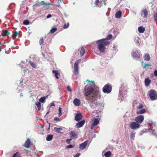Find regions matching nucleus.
Segmentation results:
<instances>
[{
  "label": "nucleus",
  "mask_w": 157,
  "mask_h": 157,
  "mask_svg": "<svg viewBox=\"0 0 157 157\" xmlns=\"http://www.w3.org/2000/svg\"><path fill=\"white\" fill-rule=\"evenodd\" d=\"M86 82L89 83L86 85L83 89V93L86 96V99L91 102L92 104L95 103V101L98 98V94L95 92L94 88L95 87L94 81H90L87 80Z\"/></svg>",
  "instance_id": "f257e3e1"
},
{
  "label": "nucleus",
  "mask_w": 157,
  "mask_h": 157,
  "mask_svg": "<svg viewBox=\"0 0 157 157\" xmlns=\"http://www.w3.org/2000/svg\"><path fill=\"white\" fill-rule=\"evenodd\" d=\"M96 43L98 44V48L100 52H103L105 50V46L109 44V42L105 39H103L97 41Z\"/></svg>",
  "instance_id": "f03ea898"
},
{
  "label": "nucleus",
  "mask_w": 157,
  "mask_h": 157,
  "mask_svg": "<svg viewBox=\"0 0 157 157\" xmlns=\"http://www.w3.org/2000/svg\"><path fill=\"white\" fill-rule=\"evenodd\" d=\"M148 95L150 100L155 101L157 99V92L154 90H151L148 92Z\"/></svg>",
  "instance_id": "7ed1b4c3"
},
{
  "label": "nucleus",
  "mask_w": 157,
  "mask_h": 157,
  "mask_svg": "<svg viewBox=\"0 0 157 157\" xmlns=\"http://www.w3.org/2000/svg\"><path fill=\"white\" fill-rule=\"evenodd\" d=\"M102 90L105 93L109 94L112 90V86L111 85L109 84L105 85L103 88Z\"/></svg>",
  "instance_id": "20e7f679"
},
{
  "label": "nucleus",
  "mask_w": 157,
  "mask_h": 157,
  "mask_svg": "<svg viewBox=\"0 0 157 157\" xmlns=\"http://www.w3.org/2000/svg\"><path fill=\"white\" fill-rule=\"evenodd\" d=\"M132 56L133 58L136 60L139 59L140 57V51L139 50L133 51L132 53Z\"/></svg>",
  "instance_id": "39448f33"
},
{
  "label": "nucleus",
  "mask_w": 157,
  "mask_h": 157,
  "mask_svg": "<svg viewBox=\"0 0 157 157\" xmlns=\"http://www.w3.org/2000/svg\"><path fill=\"white\" fill-rule=\"evenodd\" d=\"M129 126L132 129L135 130L139 128H140V125L136 122H132L130 123Z\"/></svg>",
  "instance_id": "423d86ee"
},
{
  "label": "nucleus",
  "mask_w": 157,
  "mask_h": 157,
  "mask_svg": "<svg viewBox=\"0 0 157 157\" xmlns=\"http://www.w3.org/2000/svg\"><path fill=\"white\" fill-rule=\"evenodd\" d=\"M144 119V116L143 115H140L136 117L135 119V121L138 124L141 123L143 121Z\"/></svg>",
  "instance_id": "0eeeda50"
},
{
  "label": "nucleus",
  "mask_w": 157,
  "mask_h": 157,
  "mask_svg": "<svg viewBox=\"0 0 157 157\" xmlns=\"http://www.w3.org/2000/svg\"><path fill=\"white\" fill-rule=\"evenodd\" d=\"M78 60H76L74 65V74L77 75L78 74Z\"/></svg>",
  "instance_id": "6e6552de"
},
{
  "label": "nucleus",
  "mask_w": 157,
  "mask_h": 157,
  "mask_svg": "<svg viewBox=\"0 0 157 157\" xmlns=\"http://www.w3.org/2000/svg\"><path fill=\"white\" fill-rule=\"evenodd\" d=\"M100 119V118L98 117V118H95L94 119L93 123L90 127V128L91 129H93L98 124Z\"/></svg>",
  "instance_id": "1a4fd4ad"
},
{
  "label": "nucleus",
  "mask_w": 157,
  "mask_h": 157,
  "mask_svg": "<svg viewBox=\"0 0 157 157\" xmlns=\"http://www.w3.org/2000/svg\"><path fill=\"white\" fill-rule=\"evenodd\" d=\"M88 142V141L86 140L82 143L81 144L79 145L80 149L81 150L84 149L87 145Z\"/></svg>",
  "instance_id": "9d476101"
},
{
  "label": "nucleus",
  "mask_w": 157,
  "mask_h": 157,
  "mask_svg": "<svg viewBox=\"0 0 157 157\" xmlns=\"http://www.w3.org/2000/svg\"><path fill=\"white\" fill-rule=\"evenodd\" d=\"M147 14L148 12L146 9H143L142 10V12L141 14V15L142 17H143L144 18H145L147 17Z\"/></svg>",
  "instance_id": "9b49d317"
},
{
  "label": "nucleus",
  "mask_w": 157,
  "mask_h": 157,
  "mask_svg": "<svg viewBox=\"0 0 157 157\" xmlns=\"http://www.w3.org/2000/svg\"><path fill=\"white\" fill-rule=\"evenodd\" d=\"M145 109L143 108L140 109H137L136 111V113L137 114H143L145 113Z\"/></svg>",
  "instance_id": "f8f14e48"
},
{
  "label": "nucleus",
  "mask_w": 157,
  "mask_h": 157,
  "mask_svg": "<svg viewBox=\"0 0 157 157\" xmlns=\"http://www.w3.org/2000/svg\"><path fill=\"white\" fill-rule=\"evenodd\" d=\"M10 34V33L6 30H3L1 36H8Z\"/></svg>",
  "instance_id": "ddd939ff"
},
{
  "label": "nucleus",
  "mask_w": 157,
  "mask_h": 157,
  "mask_svg": "<svg viewBox=\"0 0 157 157\" xmlns=\"http://www.w3.org/2000/svg\"><path fill=\"white\" fill-rule=\"evenodd\" d=\"M31 142L30 140L28 139L26 140L25 144V146L27 148H29L30 147V145L31 144Z\"/></svg>",
  "instance_id": "4468645a"
},
{
  "label": "nucleus",
  "mask_w": 157,
  "mask_h": 157,
  "mask_svg": "<svg viewBox=\"0 0 157 157\" xmlns=\"http://www.w3.org/2000/svg\"><path fill=\"white\" fill-rule=\"evenodd\" d=\"M134 41L137 45H140L141 41L139 37L137 36H135L134 38Z\"/></svg>",
  "instance_id": "2eb2a0df"
},
{
  "label": "nucleus",
  "mask_w": 157,
  "mask_h": 157,
  "mask_svg": "<svg viewBox=\"0 0 157 157\" xmlns=\"http://www.w3.org/2000/svg\"><path fill=\"white\" fill-rule=\"evenodd\" d=\"M151 80L149 78H146L145 80V84L146 87H148L150 85L151 82Z\"/></svg>",
  "instance_id": "dca6fc26"
},
{
  "label": "nucleus",
  "mask_w": 157,
  "mask_h": 157,
  "mask_svg": "<svg viewBox=\"0 0 157 157\" xmlns=\"http://www.w3.org/2000/svg\"><path fill=\"white\" fill-rule=\"evenodd\" d=\"M71 136L73 138H77V133H76L74 131H71L70 133Z\"/></svg>",
  "instance_id": "f3484780"
},
{
  "label": "nucleus",
  "mask_w": 157,
  "mask_h": 157,
  "mask_svg": "<svg viewBox=\"0 0 157 157\" xmlns=\"http://www.w3.org/2000/svg\"><path fill=\"white\" fill-rule=\"evenodd\" d=\"M120 95L122 98H124V97H126V95L127 93V92L126 91H122L121 90H120L119 91Z\"/></svg>",
  "instance_id": "a211bd4d"
},
{
  "label": "nucleus",
  "mask_w": 157,
  "mask_h": 157,
  "mask_svg": "<svg viewBox=\"0 0 157 157\" xmlns=\"http://www.w3.org/2000/svg\"><path fill=\"white\" fill-rule=\"evenodd\" d=\"M122 12L120 11H118L115 13V17L116 18H119L121 16Z\"/></svg>",
  "instance_id": "6ab92c4d"
},
{
  "label": "nucleus",
  "mask_w": 157,
  "mask_h": 157,
  "mask_svg": "<svg viewBox=\"0 0 157 157\" xmlns=\"http://www.w3.org/2000/svg\"><path fill=\"white\" fill-rule=\"evenodd\" d=\"M138 31L140 33H144L145 31V28L142 26H140L138 27Z\"/></svg>",
  "instance_id": "aec40b11"
},
{
  "label": "nucleus",
  "mask_w": 157,
  "mask_h": 157,
  "mask_svg": "<svg viewBox=\"0 0 157 157\" xmlns=\"http://www.w3.org/2000/svg\"><path fill=\"white\" fill-rule=\"evenodd\" d=\"M85 52V49L83 46L81 47L80 51V55L81 56H82L84 54Z\"/></svg>",
  "instance_id": "412c9836"
},
{
  "label": "nucleus",
  "mask_w": 157,
  "mask_h": 157,
  "mask_svg": "<svg viewBox=\"0 0 157 157\" xmlns=\"http://www.w3.org/2000/svg\"><path fill=\"white\" fill-rule=\"evenodd\" d=\"M144 60L148 61L150 60V57L149 54H146L144 56Z\"/></svg>",
  "instance_id": "4be33fe9"
},
{
  "label": "nucleus",
  "mask_w": 157,
  "mask_h": 157,
  "mask_svg": "<svg viewBox=\"0 0 157 157\" xmlns=\"http://www.w3.org/2000/svg\"><path fill=\"white\" fill-rule=\"evenodd\" d=\"M136 132H132L130 134V138L131 140H134L135 137Z\"/></svg>",
  "instance_id": "5701e85b"
},
{
  "label": "nucleus",
  "mask_w": 157,
  "mask_h": 157,
  "mask_svg": "<svg viewBox=\"0 0 157 157\" xmlns=\"http://www.w3.org/2000/svg\"><path fill=\"white\" fill-rule=\"evenodd\" d=\"M53 135L50 134L48 135L46 137V140L48 141H50L53 138Z\"/></svg>",
  "instance_id": "b1692460"
},
{
  "label": "nucleus",
  "mask_w": 157,
  "mask_h": 157,
  "mask_svg": "<svg viewBox=\"0 0 157 157\" xmlns=\"http://www.w3.org/2000/svg\"><path fill=\"white\" fill-rule=\"evenodd\" d=\"M85 123V121L84 120L81 121H79V128H81L82 127Z\"/></svg>",
  "instance_id": "393cba45"
},
{
  "label": "nucleus",
  "mask_w": 157,
  "mask_h": 157,
  "mask_svg": "<svg viewBox=\"0 0 157 157\" xmlns=\"http://www.w3.org/2000/svg\"><path fill=\"white\" fill-rule=\"evenodd\" d=\"M73 103L76 106H78V99L75 98L74 100Z\"/></svg>",
  "instance_id": "a878e982"
},
{
  "label": "nucleus",
  "mask_w": 157,
  "mask_h": 157,
  "mask_svg": "<svg viewBox=\"0 0 157 157\" xmlns=\"http://www.w3.org/2000/svg\"><path fill=\"white\" fill-rule=\"evenodd\" d=\"M54 129L55 130L56 132L59 133H61L60 131L62 130V129L61 128L55 127L54 128Z\"/></svg>",
  "instance_id": "bb28decb"
},
{
  "label": "nucleus",
  "mask_w": 157,
  "mask_h": 157,
  "mask_svg": "<svg viewBox=\"0 0 157 157\" xmlns=\"http://www.w3.org/2000/svg\"><path fill=\"white\" fill-rule=\"evenodd\" d=\"M111 155V153L110 151L106 152L104 154V156L105 157H110Z\"/></svg>",
  "instance_id": "cd10ccee"
},
{
  "label": "nucleus",
  "mask_w": 157,
  "mask_h": 157,
  "mask_svg": "<svg viewBox=\"0 0 157 157\" xmlns=\"http://www.w3.org/2000/svg\"><path fill=\"white\" fill-rule=\"evenodd\" d=\"M36 105L37 106L39 110L41 109V104L40 102H37L35 103Z\"/></svg>",
  "instance_id": "c85d7f7f"
},
{
  "label": "nucleus",
  "mask_w": 157,
  "mask_h": 157,
  "mask_svg": "<svg viewBox=\"0 0 157 157\" xmlns=\"http://www.w3.org/2000/svg\"><path fill=\"white\" fill-rule=\"evenodd\" d=\"M12 157H21L20 154L19 152H17L14 154Z\"/></svg>",
  "instance_id": "c756f323"
},
{
  "label": "nucleus",
  "mask_w": 157,
  "mask_h": 157,
  "mask_svg": "<svg viewBox=\"0 0 157 157\" xmlns=\"http://www.w3.org/2000/svg\"><path fill=\"white\" fill-rule=\"evenodd\" d=\"M29 63L30 64V65L33 68H36V64L35 63H34L32 62V61H29Z\"/></svg>",
  "instance_id": "7c9ffc66"
},
{
  "label": "nucleus",
  "mask_w": 157,
  "mask_h": 157,
  "mask_svg": "<svg viewBox=\"0 0 157 157\" xmlns=\"http://www.w3.org/2000/svg\"><path fill=\"white\" fill-rule=\"evenodd\" d=\"M57 29L56 28H54L51 29L50 31V33H53L55 32L56 31Z\"/></svg>",
  "instance_id": "2f4dec72"
},
{
  "label": "nucleus",
  "mask_w": 157,
  "mask_h": 157,
  "mask_svg": "<svg viewBox=\"0 0 157 157\" xmlns=\"http://www.w3.org/2000/svg\"><path fill=\"white\" fill-rule=\"evenodd\" d=\"M154 20L155 21H157V12H154Z\"/></svg>",
  "instance_id": "473e14b6"
},
{
  "label": "nucleus",
  "mask_w": 157,
  "mask_h": 157,
  "mask_svg": "<svg viewBox=\"0 0 157 157\" xmlns=\"http://www.w3.org/2000/svg\"><path fill=\"white\" fill-rule=\"evenodd\" d=\"M18 33L17 31H16L13 33L12 35V36L13 38H15L18 35Z\"/></svg>",
  "instance_id": "72a5a7b5"
},
{
  "label": "nucleus",
  "mask_w": 157,
  "mask_h": 157,
  "mask_svg": "<svg viewBox=\"0 0 157 157\" xmlns=\"http://www.w3.org/2000/svg\"><path fill=\"white\" fill-rule=\"evenodd\" d=\"M45 100V98L44 97H41L39 99L40 102L43 103Z\"/></svg>",
  "instance_id": "f704fd0d"
},
{
  "label": "nucleus",
  "mask_w": 157,
  "mask_h": 157,
  "mask_svg": "<svg viewBox=\"0 0 157 157\" xmlns=\"http://www.w3.org/2000/svg\"><path fill=\"white\" fill-rule=\"evenodd\" d=\"M61 111H62L61 108L60 107H59V115H58L59 117H60L62 115Z\"/></svg>",
  "instance_id": "c9c22d12"
},
{
  "label": "nucleus",
  "mask_w": 157,
  "mask_h": 157,
  "mask_svg": "<svg viewBox=\"0 0 157 157\" xmlns=\"http://www.w3.org/2000/svg\"><path fill=\"white\" fill-rule=\"evenodd\" d=\"M143 105L142 104H139L138 105L137 107V108L138 109H143Z\"/></svg>",
  "instance_id": "e433bc0d"
},
{
  "label": "nucleus",
  "mask_w": 157,
  "mask_h": 157,
  "mask_svg": "<svg viewBox=\"0 0 157 157\" xmlns=\"http://www.w3.org/2000/svg\"><path fill=\"white\" fill-rule=\"evenodd\" d=\"M113 37V36L111 34H109L108 35V36L107 37V38L106 39H105L107 41V40H110Z\"/></svg>",
  "instance_id": "4c0bfd02"
},
{
  "label": "nucleus",
  "mask_w": 157,
  "mask_h": 157,
  "mask_svg": "<svg viewBox=\"0 0 157 157\" xmlns=\"http://www.w3.org/2000/svg\"><path fill=\"white\" fill-rule=\"evenodd\" d=\"M24 25H28L29 23V21L28 20H25L23 22Z\"/></svg>",
  "instance_id": "58836bf2"
},
{
  "label": "nucleus",
  "mask_w": 157,
  "mask_h": 157,
  "mask_svg": "<svg viewBox=\"0 0 157 157\" xmlns=\"http://www.w3.org/2000/svg\"><path fill=\"white\" fill-rule=\"evenodd\" d=\"M78 113L76 114L75 119L76 121H78Z\"/></svg>",
  "instance_id": "ea45409f"
},
{
  "label": "nucleus",
  "mask_w": 157,
  "mask_h": 157,
  "mask_svg": "<svg viewBox=\"0 0 157 157\" xmlns=\"http://www.w3.org/2000/svg\"><path fill=\"white\" fill-rule=\"evenodd\" d=\"M44 43V40L43 39V38L42 37L39 40V43L40 45H41L42 44Z\"/></svg>",
  "instance_id": "a19ab883"
},
{
  "label": "nucleus",
  "mask_w": 157,
  "mask_h": 157,
  "mask_svg": "<svg viewBox=\"0 0 157 157\" xmlns=\"http://www.w3.org/2000/svg\"><path fill=\"white\" fill-rule=\"evenodd\" d=\"M69 26V23H67V24H65L63 26V28L64 29H67L68 28Z\"/></svg>",
  "instance_id": "79ce46f5"
},
{
  "label": "nucleus",
  "mask_w": 157,
  "mask_h": 157,
  "mask_svg": "<svg viewBox=\"0 0 157 157\" xmlns=\"http://www.w3.org/2000/svg\"><path fill=\"white\" fill-rule=\"evenodd\" d=\"M67 90L69 91V92H71L72 91V90L71 88V87L69 86H68L67 87Z\"/></svg>",
  "instance_id": "37998d69"
},
{
  "label": "nucleus",
  "mask_w": 157,
  "mask_h": 157,
  "mask_svg": "<svg viewBox=\"0 0 157 157\" xmlns=\"http://www.w3.org/2000/svg\"><path fill=\"white\" fill-rule=\"evenodd\" d=\"M54 120L56 121H60V119L59 118L56 117L54 118Z\"/></svg>",
  "instance_id": "c03bdc74"
},
{
  "label": "nucleus",
  "mask_w": 157,
  "mask_h": 157,
  "mask_svg": "<svg viewBox=\"0 0 157 157\" xmlns=\"http://www.w3.org/2000/svg\"><path fill=\"white\" fill-rule=\"evenodd\" d=\"M82 118V114L81 113H79V121H80Z\"/></svg>",
  "instance_id": "a18cd8bd"
},
{
  "label": "nucleus",
  "mask_w": 157,
  "mask_h": 157,
  "mask_svg": "<svg viewBox=\"0 0 157 157\" xmlns=\"http://www.w3.org/2000/svg\"><path fill=\"white\" fill-rule=\"evenodd\" d=\"M71 139H67L66 140V142L67 144H70V141H71Z\"/></svg>",
  "instance_id": "49530a36"
},
{
  "label": "nucleus",
  "mask_w": 157,
  "mask_h": 157,
  "mask_svg": "<svg viewBox=\"0 0 157 157\" xmlns=\"http://www.w3.org/2000/svg\"><path fill=\"white\" fill-rule=\"evenodd\" d=\"M41 2H42L43 3L44 7L47 6V4L44 1H41Z\"/></svg>",
  "instance_id": "de8ad7c7"
},
{
  "label": "nucleus",
  "mask_w": 157,
  "mask_h": 157,
  "mask_svg": "<svg viewBox=\"0 0 157 157\" xmlns=\"http://www.w3.org/2000/svg\"><path fill=\"white\" fill-rule=\"evenodd\" d=\"M73 147V146L71 144H70L67 146V148H71Z\"/></svg>",
  "instance_id": "09e8293b"
},
{
  "label": "nucleus",
  "mask_w": 157,
  "mask_h": 157,
  "mask_svg": "<svg viewBox=\"0 0 157 157\" xmlns=\"http://www.w3.org/2000/svg\"><path fill=\"white\" fill-rule=\"evenodd\" d=\"M144 65L143 66V67L144 68H146L147 67H148L150 66L149 64H144Z\"/></svg>",
  "instance_id": "8fccbe9b"
},
{
  "label": "nucleus",
  "mask_w": 157,
  "mask_h": 157,
  "mask_svg": "<svg viewBox=\"0 0 157 157\" xmlns=\"http://www.w3.org/2000/svg\"><path fill=\"white\" fill-rule=\"evenodd\" d=\"M59 75V74L58 73L57 74H56L55 75V76L57 78V79H59V77L58 76V75Z\"/></svg>",
  "instance_id": "3c124183"
},
{
  "label": "nucleus",
  "mask_w": 157,
  "mask_h": 157,
  "mask_svg": "<svg viewBox=\"0 0 157 157\" xmlns=\"http://www.w3.org/2000/svg\"><path fill=\"white\" fill-rule=\"evenodd\" d=\"M154 75L155 76H157V70H156L154 71Z\"/></svg>",
  "instance_id": "603ef678"
},
{
  "label": "nucleus",
  "mask_w": 157,
  "mask_h": 157,
  "mask_svg": "<svg viewBox=\"0 0 157 157\" xmlns=\"http://www.w3.org/2000/svg\"><path fill=\"white\" fill-rule=\"evenodd\" d=\"M52 17V15L51 14H48L47 16V18H48Z\"/></svg>",
  "instance_id": "864d4df0"
},
{
  "label": "nucleus",
  "mask_w": 157,
  "mask_h": 157,
  "mask_svg": "<svg viewBox=\"0 0 157 157\" xmlns=\"http://www.w3.org/2000/svg\"><path fill=\"white\" fill-rule=\"evenodd\" d=\"M52 72L54 73L55 75L56 74H57L58 73L56 71V70H53L52 71Z\"/></svg>",
  "instance_id": "5fc2aeb1"
},
{
  "label": "nucleus",
  "mask_w": 157,
  "mask_h": 157,
  "mask_svg": "<svg viewBox=\"0 0 157 157\" xmlns=\"http://www.w3.org/2000/svg\"><path fill=\"white\" fill-rule=\"evenodd\" d=\"M99 2V0H96L95 3L96 4L97 6H98V4Z\"/></svg>",
  "instance_id": "6e6d98bb"
},
{
  "label": "nucleus",
  "mask_w": 157,
  "mask_h": 157,
  "mask_svg": "<svg viewBox=\"0 0 157 157\" xmlns=\"http://www.w3.org/2000/svg\"><path fill=\"white\" fill-rule=\"evenodd\" d=\"M154 123L152 122H151V123H149V124L150 126L154 125Z\"/></svg>",
  "instance_id": "4d7b16f0"
},
{
  "label": "nucleus",
  "mask_w": 157,
  "mask_h": 157,
  "mask_svg": "<svg viewBox=\"0 0 157 157\" xmlns=\"http://www.w3.org/2000/svg\"><path fill=\"white\" fill-rule=\"evenodd\" d=\"M55 106V104L54 103H51V106Z\"/></svg>",
  "instance_id": "13d9d810"
},
{
  "label": "nucleus",
  "mask_w": 157,
  "mask_h": 157,
  "mask_svg": "<svg viewBox=\"0 0 157 157\" xmlns=\"http://www.w3.org/2000/svg\"><path fill=\"white\" fill-rule=\"evenodd\" d=\"M52 3H48L47 4V6H49L50 5H52Z\"/></svg>",
  "instance_id": "bf43d9fd"
},
{
  "label": "nucleus",
  "mask_w": 157,
  "mask_h": 157,
  "mask_svg": "<svg viewBox=\"0 0 157 157\" xmlns=\"http://www.w3.org/2000/svg\"><path fill=\"white\" fill-rule=\"evenodd\" d=\"M74 157H78V153H77Z\"/></svg>",
  "instance_id": "052dcab7"
},
{
  "label": "nucleus",
  "mask_w": 157,
  "mask_h": 157,
  "mask_svg": "<svg viewBox=\"0 0 157 157\" xmlns=\"http://www.w3.org/2000/svg\"><path fill=\"white\" fill-rule=\"evenodd\" d=\"M153 134L157 137V134L155 133L152 132Z\"/></svg>",
  "instance_id": "680f3d73"
},
{
  "label": "nucleus",
  "mask_w": 157,
  "mask_h": 157,
  "mask_svg": "<svg viewBox=\"0 0 157 157\" xmlns=\"http://www.w3.org/2000/svg\"><path fill=\"white\" fill-rule=\"evenodd\" d=\"M76 126L78 128V122L77 123Z\"/></svg>",
  "instance_id": "e2e57ef3"
},
{
  "label": "nucleus",
  "mask_w": 157,
  "mask_h": 157,
  "mask_svg": "<svg viewBox=\"0 0 157 157\" xmlns=\"http://www.w3.org/2000/svg\"><path fill=\"white\" fill-rule=\"evenodd\" d=\"M96 105H101V103H97Z\"/></svg>",
  "instance_id": "0e129e2a"
},
{
  "label": "nucleus",
  "mask_w": 157,
  "mask_h": 157,
  "mask_svg": "<svg viewBox=\"0 0 157 157\" xmlns=\"http://www.w3.org/2000/svg\"><path fill=\"white\" fill-rule=\"evenodd\" d=\"M21 96H23V95L22 94V93H20V94Z\"/></svg>",
  "instance_id": "69168bd1"
},
{
  "label": "nucleus",
  "mask_w": 157,
  "mask_h": 157,
  "mask_svg": "<svg viewBox=\"0 0 157 157\" xmlns=\"http://www.w3.org/2000/svg\"><path fill=\"white\" fill-rule=\"evenodd\" d=\"M104 4L105 5H106V3L105 2H104Z\"/></svg>",
  "instance_id": "338daca9"
},
{
  "label": "nucleus",
  "mask_w": 157,
  "mask_h": 157,
  "mask_svg": "<svg viewBox=\"0 0 157 157\" xmlns=\"http://www.w3.org/2000/svg\"><path fill=\"white\" fill-rule=\"evenodd\" d=\"M49 113V112H48L46 113V115L48 114Z\"/></svg>",
  "instance_id": "774afa93"
}]
</instances>
